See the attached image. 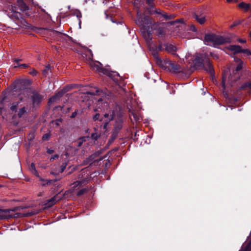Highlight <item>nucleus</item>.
I'll use <instances>...</instances> for the list:
<instances>
[{"label": "nucleus", "mask_w": 251, "mask_h": 251, "mask_svg": "<svg viewBox=\"0 0 251 251\" xmlns=\"http://www.w3.org/2000/svg\"><path fill=\"white\" fill-rule=\"evenodd\" d=\"M100 118V114H96L93 117V119L95 121L99 120Z\"/></svg>", "instance_id": "obj_31"}, {"label": "nucleus", "mask_w": 251, "mask_h": 251, "mask_svg": "<svg viewBox=\"0 0 251 251\" xmlns=\"http://www.w3.org/2000/svg\"><path fill=\"white\" fill-rule=\"evenodd\" d=\"M66 164H63L61 166L60 170L59 171V173H62L66 168Z\"/></svg>", "instance_id": "obj_25"}, {"label": "nucleus", "mask_w": 251, "mask_h": 251, "mask_svg": "<svg viewBox=\"0 0 251 251\" xmlns=\"http://www.w3.org/2000/svg\"><path fill=\"white\" fill-rule=\"evenodd\" d=\"M32 173L33 174H34V175H35L37 177H39V179L40 181H43V182H46V180H44V179H43L41 177H40L39 175V173L38 172H37V171L36 170H34V171H31Z\"/></svg>", "instance_id": "obj_21"}, {"label": "nucleus", "mask_w": 251, "mask_h": 251, "mask_svg": "<svg viewBox=\"0 0 251 251\" xmlns=\"http://www.w3.org/2000/svg\"><path fill=\"white\" fill-rule=\"evenodd\" d=\"M77 17L79 18H80V17H81V14L80 13H79L77 15ZM79 23H80V19H79Z\"/></svg>", "instance_id": "obj_42"}, {"label": "nucleus", "mask_w": 251, "mask_h": 251, "mask_svg": "<svg viewBox=\"0 0 251 251\" xmlns=\"http://www.w3.org/2000/svg\"><path fill=\"white\" fill-rule=\"evenodd\" d=\"M19 209L18 207L8 209H0V220L9 218H18L26 216L25 214H23L16 212Z\"/></svg>", "instance_id": "obj_6"}, {"label": "nucleus", "mask_w": 251, "mask_h": 251, "mask_svg": "<svg viewBox=\"0 0 251 251\" xmlns=\"http://www.w3.org/2000/svg\"><path fill=\"white\" fill-rule=\"evenodd\" d=\"M50 35L53 37H56V38L60 37L63 35L61 32H58L57 31H51Z\"/></svg>", "instance_id": "obj_19"}, {"label": "nucleus", "mask_w": 251, "mask_h": 251, "mask_svg": "<svg viewBox=\"0 0 251 251\" xmlns=\"http://www.w3.org/2000/svg\"><path fill=\"white\" fill-rule=\"evenodd\" d=\"M58 179H54V180H46V183H43L42 184V185L44 186L45 185H48V184H50L53 182H54L55 181H56ZM58 180H60V178H59Z\"/></svg>", "instance_id": "obj_22"}, {"label": "nucleus", "mask_w": 251, "mask_h": 251, "mask_svg": "<svg viewBox=\"0 0 251 251\" xmlns=\"http://www.w3.org/2000/svg\"><path fill=\"white\" fill-rule=\"evenodd\" d=\"M132 116H133L134 118V120L136 121H138L139 120V118L138 117V116L135 114V113H132Z\"/></svg>", "instance_id": "obj_27"}, {"label": "nucleus", "mask_w": 251, "mask_h": 251, "mask_svg": "<svg viewBox=\"0 0 251 251\" xmlns=\"http://www.w3.org/2000/svg\"><path fill=\"white\" fill-rule=\"evenodd\" d=\"M239 23L237 22H236L235 23H234L232 25H230V27H234L236 25H237Z\"/></svg>", "instance_id": "obj_36"}, {"label": "nucleus", "mask_w": 251, "mask_h": 251, "mask_svg": "<svg viewBox=\"0 0 251 251\" xmlns=\"http://www.w3.org/2000/svg\"><path fill=\"white\" fill-rule=\"evenodd\" d=\"M239 42L241 43H245L246 41L245 40H244V39H239Z\"/></svg>", "instance_id": "obj_39"}, {"label": "nucleus", "mask_w": 251, "mask_h": 251, "mask_svg": "<svg viewBox=\"0 0 251 251\" xmlns=\"http://www.w3.org/2000/svg\"><path fill=\"white\" fill-rule=\"evenodd\" d=\"M191 29L192 31H197V29H196V27L194 25H191Z\"/></svg>", "instance_id": "obj_37"}, {"label": "nucleus", "mask_w": 251, "mask_h": 251, "mask_svg": "<svg viewBox=\"0 0 251 251\" xmlns=\"http://www.w3.org/2000/svg\"><path fill=\"white\" fill-rule=\"evenodd\" d=\"M84 181H76L73 184V190H70L68 191H67L65 192V193L63 195V196L62 197H60L59 196V194H58L57 195H56L52 198L50 199V200L47 201V202L46 203V205L48 207H50L54 205L55 203H56L57 201H60L62 199H65L66 198V195H68L69 194H71L73 192V191L75 190V188L78 186H80Z\"/></svg>", "instance_id": "obj_4"}, {"label": "nucleus", "mask_w": 251, "mask_h": 251, "mask_svg": "<svg viewBox=\"0 0 251 251\" xmlns=\"http://www.w3.org/2000/svg\"><path fill=\"white\" fill-rule=\"evenodd\" d=\"M87 191V189L86 188L81 189L78 192L77 195L81 196V195H83V194H84L85 193H86Z\"/></svg>", "instance_id": "obj_23"}, {"label": "nucleus", "mask_w": 251, "mask_h": 251, "mask_svg": "<svg viewBox=\"0 0 251 251\" xmlns=\"http://www.w3.org/2000/svg\"><path fill=\"white\" fill-rule=\"evenodd\" d=\"M51 72L50 67L49 65L47 66L43 70V75L46 76L48 75L49 72Z\"/></svg>", "instance_id": "obj_18"}, {"label": "nucleus", "mask_w": 251, "mask_h": 251, "mask_svg": "<svg viewBox=\"0 0 251 251\" xmlns=\"http://www.w3.org/2000/svg\"><path fill=\"white\" fill-rule=\"evenodd\" d=\"M105 118L107 119V120L111 121L114 119L118 120L121 122V117L116 107H113L109 109L104 115Z\"/></svg>", "instance_id": "obj_7"}, {"label": "nucleus", "mask_w": 251, "mask_h": 251, "mask_svg": "<svg viewBox=\"0 0 251 251\" xmlns=\"http://www.w3.org/2000/svg\"><path fill=\"white\" fill-rule=\"evenodd\" d=\"M165 49L170 53L175 54L176 51V47L172 44H166L164 45Z\"/></svg>", "instance_id": "obj_13"}, {"label": "nucleus", "mask_w": 251, "mask_h": 251, "mask_svg": "<svg viewBox=\"0 0 251 251\" xmlns=\"http://www.w3.org/2000/svg\"><path fill=\"white\" fill-rule=\"evenodd\" d=\"M238 7L241 9H244L245 11H247L250 7V4L242 2L238 4Z\"/></svg>", "instance_id": "obj_17"}, {"label": "nucleus", "mask_w": 251, "mask_h": 251, "mask_svg": "<svg viewBox=\"0 0 251 251\" xmlns=\"http://www.w3.org/2000/svg\"><path fill=\"white\" fill-rule=\"evenodd\" d=\"M30 169L31 171H34V170H36L35 165L33 163H31L30 167Z\"/></svg>", "instance_id": "obj_28"}, {"label": "nucleus", "mask_w": 251, "mask_h": 251, "mask_svg": "<svg viewBox=\"0 0 251 251\" xmlns=\"http://www.w3.org/2000/svg\"><path fill=\"white\" fill-rule=\"evenodd\" d=\"M107 124H108L107 123H105L104 124V125H103V128H104V129H105V128H106V126H107Z\"/></svg>", "instance_id": "obj_43"}, {"label": "nucleus", "mask_w": 251, "mask_h": 251, "mask_svg": "<svg viewBox=\"0 0 251 251\" xmlns=\"http://www.w3.org/2000/svg\"><path fill=\"white\" fill-rule=\"evenodd\" d=\"M194 18L201 25L204 24L206 22V16L203 15L195 14Z\"/></svg>", "instance_id": "obj_12"}, {"label": "nucleus", "mask_w": 251, "mask_h": 251, "mask_svg": "<svg viewBox=\"0 0 251 251\" xmlns=\"http://www.w3.org/2000/svg\"><path fill=\"white\" fill-rule=\"evenodd\" d=\"M26 113V110L25 107H23L20 109L18 113V115L19 117H22L23 115H24Z\"/></svg>", "instance_id": "obj_20"}, {"label": "nucleus", "mask_w": 251, "mask_h": 251, "mask_svg": "<svg viewBox=\"0 0 251 251\" xmlns=\"http://www.w3.org/2000/svg\"><path fill=\"white\" fill-rule=\"evenodd\" d=\"M100 72L104 74H105L112 78H113V77L118 76V74L117 73H111L103 68L100 69Z\"/></svg>", "instance_id": "obj_16"}, {"label": "nucleus", "mask_w": 251, "mask_h": 251, "mask_svg": "<svg viewBox=\"0 0 251 251\" xmlns=\"http://www.w3.org/2000/svg\"><path fill=\"white\" fill-rule=\"evenodd\" d=\"M242 68V63L240 62L236 67V73H234L233 75H228V71H225L224 72L222 80V85L224 88L227 84L231 85L233 82L236 81L239 78L240 75L237 72L241 70Z\"/></svg>", "instance_id": "obj_3"}, {"label": "nucleus", "mask_w": 251, "mask_h": 251, "mask_svg": "<svg viewBox=\"0 0 251 251\" xmlns=\"http://www.w3.org/2000/svg\"><path fill=\"white\" fill-rule=\"evenodd\" d=\"M97 156H98L97 154H96V153L92 154V155L89 156V158L86 159V160L84 161V164L85 165H87L89 164H91L94 162L100 160L101 159L100 158H96Z\"/></svg>", "instance_id": "obj_10"}, {"label": "nucleus", "mask_w": 251, "mask_h": 251, "mask_svg": "<svg viewBox=\"0 0 251 251\" xmlns=\"http://www.w3.org/2000/svg\"><path fill=\"white\" fill-rule=\"evenodd\" d=\"M147 0V2L148 3L149 5H150V6H152V2L154 0Z\"/></svg>", "instance_id": "obj_33"}, {"label": "nucleus", "mask_w": 251, "mask_h": 251, "mask_svg": "<svg viewBox=\"0 0 251 251\" xmlns=\"http://www.w3.org/2000/svg\"><path fill=\"white\" fill-rule=\"evenodd\" d=\"M65 92L63 91H60L58 93H56L53 97H52L49 100L50 103H52L56 100H59L64 94Z\"/></svg>", "instance_id": "obj_11"}, {"label": "nucleus", "mask_w": 251, "mask_h": 251, "mask_svg": "<svg viewBox=\"0 0 251 251\" xmlns=\"http://www.w3.org/2000/svg\"><path fill=\"white\" fill-rule=\"evenodd\" d=\"M18 105V103H13L12 105V106H11L10 107V109L12 111H16V108H17V106Z\"/></svg>", "instance_id": "obj_24"}, {"label": "nucleus", "mask_w": 251, "mask_h": 251, "mask_svg": "<svg viewBox=\"0 0 251 251\" xmlns=\"http://www.w3.org/2000/svg\"><path fill=\"white\" fill-rule=\"evenodd\" d=\"M49 137V135L48 134H46L43 136L42 138L43 140H48Z\"/></svg>", "instance_id": "obj_30"}, {"label": "nucleus", "mask_w": 251, "mask_h": 251, "mask_svg": "<svg viewBox=\"0 0 251 251\" xmlns=\"http://www.w3.org/2000/svg\"><path fill=\"white\" fill-rule=\"evenodd\" d=\"M194 65L196 68H203L205 70L211 74L213 72V69L210 62L209 59L205 54L196 55Z\"/></svg>", "instance_id": "obj_1"}, {"label": "nucleus", "mask_w": 251, "mask_h": 251, "mask_svg": "<svg viewBox=\"0 0 251 251\" xmlns=\"http://www.w3.org/2000/svg\"><path fill=\"white\" fill-rule=\"evenodd\" d=\"M75 115V113H73L72 114V117H74Z\"/></svg>", "instance_id": "obj_46"}, {"label": "nucleus", "mask_w": 251, "mask_h": 251, "mask_svg": "<svg viewBox=\"0 0 251 251\" xmlns=\"http://www.w3.org/2000/svg\"><path fill=\"white\" fill-rule=\"evenodd\" d=\"M17 3L20 9L22 11H26L29 9L28 7L23 1V0H17Z\"/></svg>", "instance_id": "obj_15"}, {"label": "nucleus", "mask_w": 251, "mask_h": 251, "mask_svg": "<svg viewBox=\"0 0 251 251\" xmlns=\"http://www.w3.org/2000/svg\"><path fill=\"white\" fill-rule=\"evenodd\" d=\"M47 152L49 154H51V153H52L53 152V150L50 149V150H48Z\"/></svg>", "instance_id": "obj_40"}, {"label": "nucleus", "mask_w": 251, "mask_h": 251, "mask_svg": "<svg viewBox=\"0 0 251 251\" xmlns=\"http://www.w3.org/2000/svg\"><path fill=\"white\" fill-rule=\"evenodd\" d=\"M227 49L233 52L234 53L243 52L247 55H251V52L248 49H242L238 45H230Z\"/></svg>", "instance_id": "obj_8"}, {"label": "nucleus", "mask_w": 251, "mask_h": 251, "mask_svg": "<svg viewBox=\"0 0 251 251\" xmlns=\"http://www.w3.org/2000/svg\"><path fill=\"white\" fill-rule=\"evenodd\" d=\"M19 67H22L23 68H26L27 67V65L26 64H23L19 66Z\"/></svg>", "instance_id": "obj_38"}, {"label": "nucleus", "mask_w": 251, "mask_h": 251, "mask_svg": "<svg viewBox=\"0 0 251 251\" xmlns=\"http://www.w3.org/2000/svg\"><path fill=\"white\" fill-rule=\"evenodd\" d=\"M99 137V134L97 133H93L92 134V138L95 140H97Z\"/></svg>", "instance_id": "obj_26"}, {"label": "nucleus", "mask_w": 251, "mask_h": 251, "mask_svg": "<svg viewBox=\"0 0 251 251\" xmlns=\"http://www.w3.org/2000/svg\"><path fill=\"white\" fill-rule=\"evenodd\" d=\"M166 67L170 70V71L173 72H178L180 71V67L175 62L171 60L166 61L165 63Z\"/></svg>", "instance_id": "obj_9"}, {"label": "nucleus", "mask_w": 251, "mask_h": 251, "mask_svg": "<svg viewBox=\"0 0 251 251\" xmlns=\"http://www.w3.org/2000/svg\"><path fill=\"white\" fill-rule=\"evenodd\" d=\"M8 15L9 17L13 19H19L20 17L21 14L19 12H16L12 8V11L8 12Z\"/></svg>", "instance_id": "obj_14"}, {"label": "nucleus", "mask_w": 251, "mask_h": 251, "mask_svg": "<svg viewBox=\"0 0 251 251\" xmlns=\"http://www.w3.org/2000/svg\"><path fill=\"white\" fill-rule=\"evenodd\" d=\"M102 100V99H99L98 100V102H100V101H101Z\"/></svg>", "instance_id": "obj_44"}, {"label": "nucleus", "mask_w": 251, "mask_h": 251, "mask_svg": "<svg viewBox=\"0 0 251 251\" xmlns=\"http://www.w3.org/2000/svg\"><path fill=\"white\" fill-rule=\"evenodd\" d=\"M29 90H25L22 91V92L18 95V98L21 101L23 100H25L27 96H31L32 97L33 105L35 106L38 105L42 100L43 97L41 95L37 93H32Z\"/></svg>", "instance_id": "obj_5"}, {"label": "nucleus", "mask_w": 251, "mask_h": 251, "mask_svg": "<svg viewBox=\"0 0 251 251\" xmlns=\"http://www.w3.org/2000/svg\"><path fill=\"white\" fill-rule=\"evenodd\" d=\"M156 13L158 14H161V13L160 12H158L157 11H156Z\"/></svg>", "instance_id": "obj_48"}, {"label": "nucleus", "mask_w": 251, "mask_h": 251, "mask_svg": "<svg viewBox=\"0 0 251 251\" xmlns=\"http://www.w3.org/2000/svg\"><path fill=\"white\" fill-rule=\"evenodd\" d=\"M137 24H140V22H139V21L137 22Z\"/></svg>", "instance_id": "obj_47"}, {"label": "nucleus", "mask_w": 251, "mask_h": 251, "mask_svg": "<svg viewBox=\"0 0 251 251\" xmlns=\"http://www.w3.org/2000/svg\"><path fill=\"white\" fill-rule=\"evenodd\" d=\"M204 42L207 45L215 47L229 42V39L214 34H207L205 35Z\"/></svg>", "instance_id": "obj_2"}, {"label": "nucleus", "mask_w": 251, "mask_h": 251, "mask_svg": "<svg viewBox=\"0 0 251 251\" xmlns=\"http://www.w3.org/2000/svg\"><path fill=\"white\" fill-rule=\"evenodd\" d=\"M60 173H59V171L58 172L57 171L54 172L52 171L50 172V174L53 175H57Z\"/></svg>", "instance_id": "obj_35"}, {"label": "nucleus", "mask_w": 251, "mask_h": 251, "mask_svg": "<svg viewBox=\"0 0 251 251\" xmlns=\"http://www.w3.org/2000/svg\"><path fill=\"white\" fill-rule=\"evenodd\" d=\"M29 73L32 75H36L37 74V72L35 70L33 69Z\"/></svg>", "instance_id": "obj_29"}, {"label": "nucleus", "mask_w": 251, "mask_h": 251, "mask_svg": "<svg viewBox=\"0 0 251 251\" xmlns=\"http://www.w3.org/2000/svg\"><path fill=\"white\" fill-rule=\"evenodd\" d=\"M162 16L166 19H171V16H169L166 14H163Z\"/></svg>", "instance_id": "obj_34"}, {"label": "nucleus", "mask_w": 251, "mask_h": 251, "mask_svg": "<svg viewBox=\"0 0 251 251\" xmlns=\"http://www.w3.org/2000/svg\"><path fill=\"white\" fill-rule=\"evenodd\" d=\"M232 0H226L227 2H230Z\"/></svg>", "instance_id": "obj_45"}, {"label": "nucleus", "mask_w": 251, "mask_h": 251, "mask_svg": "<svg viewBox=\"0 0 251 251\" xmlns=\"http://www.w3.org/2000/svg\"><path fill=\"white\" fill-rule=\"evenodd\" d=\"M58 157V155H57V154H55L54 155H53V156L51 157L50 158V161H52V160H54L56 158H57Z\"/></svg>", "instance_id": "obj_32"}, {"label": "nucleus", "mask_w": 251, "mask_h": 251, "mask_svg": "<svg viewBox=\"0 0 251 251\" xmlns=\"http://www.w3.org/2000/svg\"><path fill=\"white\" fill-rule=\"evenodd\" d=\"M211 56H212L214 58H216V59L218 58V55L216 54L213 56V54L212 53H211Z\"/></svg>", "instance_id": "obj_41"}]
</instances>
